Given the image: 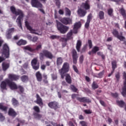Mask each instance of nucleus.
<instances>
[{
  "mask_svg": "<svg viewBox=\"0 0 126 126\" xmlns=\"http://www.w3.org/2000/svg\"><path fill=\"white\" fill-rule=\"evenodd\" d=\"M119 11L123 18H124V19H126V12L124 7L119 9Z\"/></svg>",
  "mask_w": 126,
  "mask_h": 126,
  "instance_id": "30",
  "label": "nucleus"
},
{
  "mask_svg": "<svg viewBox=\"0 0 126 126\" xmlns=\"http://www.w3.org/2000/svg\"><path fill=\"white\" fill-rule=\"evenodd\" d=\"M8 115L10 117H12V118H15L16 116H17V113L14 110V109L11 107L9 108L8 111Z\"/></svg>",
  "mask_w": 126,
  "mask_h": 126,
  "instance_id": "21",
  "label": "nucleus"
},
{
  "mask_svg": "<svg viewBox=\"0 0 126 126\" xmlns=\"http://www.w3.org/2000/svg\"><path fill=\"white\" fill-rule=\"evenodd\" d=\"M100 51V48L98 46H94L92 50V54H96L97 52Z\"/></svg>",
  "mask_w": 126,
  "mask_h": 126,
  "instance_id": "40",
  "label": "nucleus"
},
{
  "mask_svg": "<svg viewBox=\"0 0 126 126\" xmlns=\"http://www.w3.org/2000/svg\"><path fill=\"white\" fill-rule=\"evenodd\" d=\"M73 63L74 64L77 63V60H78V55H77V52L75 49H73L72 51Z\"/></svg>",
  "mask_w": 126,
  "mask_h": 126,
  "instance_id": "17",
  "label": "nucleus"
},
{
  "mask_svg": "<svg viewBox=\"0 0 126 126\" xmlns=\"http://www.w3.org/2000/svg\"><path fill=\"white\" fill-rule=\"evenodd\" d=\"M123 77L124 81L123 82V87L122 88V92L121 93L123 97H126V73L124 72Z\"/></svg>",
  "mask_w": 126,
  "mask_h": 126,
  "instance_id": "12",
  "label": "nucleus"
},
{
  "mask_svg": "<svg viewBox=\"0 0 126 126\" xmlns=\"http://www.w3.org/2000/svg\"><path fill=\"white\" fill-rule=\"evenodd\" d=\"M24 50L29 51V52H31V53H33L34 52V48H33L32 45H29L24 47Z\"/></svg>",
  "mask_w": 126,
  "mask_h": 126,
  "instance_id": "27",
  "label": "nucleus"
},
{
  "mask_svg": "<svg viewBox=\"0 0 126 126\" xmlns=\"http://www.w3.org/2000/svg\"><path fill=\"white\" fill-rule=\"evenodd\" d=\"M5 120V117L2 115V113H0V122H3Z\"/></svg>",
  "mask_w": 126,
  "mask_h": 126,
  "instance_id": "50",
  "label": "nucleus"
},
{
  "mask_svg": "<svg viewBox=\"0 0 126 126\" xmlns=\"http://www.w3.org/2000/svg\"><path fill=\"white\" fill-rule=\"evenodd\" d=\"M17 89L19 90L18 92L19 93V94H23V93L24 92V88L23 86L21 85H18L17 87Z\"/></svg>",
  "mask_w": 126,
  "mask_h": 126,
  "instance_id": "34",
  "label": "nucleus"
},
{
  "mask_svg": "<svg viewBox=\"0 0 126 126\" xmlns=\"http://www.w3.org/2000/svg\"><path fill=\"white\" fill-rule=\"evenodd\" d=\"M56 24L57 29L61 34H65V33L68 31L69 27L68 26L62 24V23L57 20H56Z\"/></svg>",
  "mask_w": 126,
  "mask_h": 126,
  "instance_id": "5",
  "label": "nucleus"
},
{
  "mask_svg": "<svg viewBox=\"0 0 126 126\" xmlns=\"http://www.w3.org/2000/svg\"><path fill=\"white\" fill-rule=\"evenodd\" d=\"M31 4L33 7H36V8L43 7V4L40 2L39 0H31Z\"/></svg>",
  "mask_w": 126,
  "mask_h": 126,
  "instance_id": "14",
  "label": "nucleus"
},
{
  "mask_svg": "<svg viewBox=\"0 0 126 126\" xmlns=\"http://www.w3.org/2000/svg\"><path fill=\"white\" fill-rule=\"evenodd\" d=\"M51 78L53 81L55 80H57L58 79V75L57 74H51Z\"/></svg>",
  "mask_w": 126,
  "mask_h": 126,
  "instance_id": "45",
  "label": "nucleus"
},
{
  "mask_svg": "<svg viewBox=\"0 0 126 126\" xmlns=\"http://www.w3.org/2000/svg\"><path fill=\"white\" fill-rule=\"evenodd\" d=\"M56 5L58 7V8L61 7V1H55Z\"/></svg>",
  "mask_w": 126,
  "mask_h": 126,
  "instance_id": "57",
  "label": "nucleus"
},
{
  "mask_svg": "<svg viewBox=\"0 0 126 126\" xmlns=\"http://www.w3.org/2000/svg\"><path fill=\"white\" fill-rule=\"evenodd\" d=\"M8 85L11 90H17V85L13 81H10L8 79H5L1 82L0 87L2 92H3V90H7L6 86Z\"/></svg>",
  "mask_w": 126,
  "mask_h": 126,
  "instance_id": "2",
  "label": "nucleus"
},
{
  "mask_svg": "<svg viewBox=\"0 0 126 126\" xmlns=\"http://www.w3.org/2000/svg\"><path fill=\"white\" fill-rule=\"evenodd\" d=\"M32 66L34 70H38L40 67V64L38 63V59L34 58L31 62Z\"/></svg>",
  "mask_w": 126,
  "mask_h": 126,
  "instance_id": "10",
  "label": "nucleus"
},
{
  "mask_svg": "<svg viewBox=\"0 0 126 126\" xmlns=\"http://www.w3.org/2000/svg\"><path fill=\"white\" fill-rule=\"evenodd\" d=\"M90 25V22L86 21L85 24V28L86 29H88L89 28V26Z\"/></svg>",
  "mask_w": 126,
  "mask_h": 126,
  "instance_id": "53",
  "label": "nucleus"
},
{
  "mask_svg": "<svg viewBox=\"0 0 126 126\" xmlns=\"http://www.w3.org/2000/svg\"><path fill=\"white\" fill-rule=\"evenodd\" d=\"M112 33L115 38H117L120 41L126 42V37L123 36V32H120L119 34V32L117 30H114L112 32Z\"/></svg>",
  "mask_w": 126,
  "mask_h": 126,
  "instance_id": "7",
  "label": "nucleus"
},
{
  "mask_svg": "<svg viewBox=\"0 0 126 126\" xmlns=\"http://www.w3.org/2000/svg\"><path fill=\"white\" fill-rule=\"evenodd\" d=\"M26 44H27V41L22 39L17 42V45H18V46H24V45H26Z\"/></svg>",
  "mask_w": 126,
  "mask_h": 126,
  "instance_id": "32",
  "label": "nucleus"
},
{
  "mask_svg": "<svg viewBox=\"0 0 126 126\" xmlns=\"http://www.w3.org/2000/svg\"><path fill=\"white\" fill-rule=\"evenodd\" d=\"M48 107L51 109H53V110H58V109H60V104H59V102L56 101H51L48 103Z\"/></svg>",
  "mask_w": 126,
  "mask_h": 126,
  "instance_id": "11",
  "label": "nucleus"
},
{
  "mask_svg": "<svg viewBox=\"0 0 126 126\" xmlns=\"http://www.w3.org/2000/svg\"><path fill=\"white\" fill-rule=\"evenodd\" d=\"M26 27H27L28 30H29L30 31L31 33L32 34H35V35H39V33L36 32V30H34L32 28V27L30 26L29 24V22L28 21H26L25 22Z\"/></svg>",
  "mask_w": 126,
  "mask_h": 126,
  "instance_id": "16",
  "label": "nucleus"
},
{
  "mask_svg": "<svg viewBox=\"0 0 126 126\" xmlns=\"http://www.w3.org/2000/svg\"><path fill=\"white\" fill-rule=\"evenodd\" d=\"M35 77L37 81L38 82H41L42 81V80L43 79V76H42V74H41V72H40L39 71H38L36 72Z\"/></svg>",
  "mask_w": 126,
  "mask_h": 126,
  "instance_id": "25",
  "label": "nucleus"
},
{
  "mask_svg": "<svg viewBox=\"0 0 126 126\" xmlns=\"http://www.w3.org/2000/svg\"><path fill=\"white\" fill-rule=\"evenodd\" d=\"M38 40V37L37 36H34L32 38V42H33L34 43H35V42H37V41Z\"/></svg>",
  "mask_w": 126,
  "mask_h": 126,
  "instance_id": "61",
  "label": "nucleus"
},
{
  "mask_svg": "<svg viewBox=\"0 0 126 126\" xmlns=\"http://www.w3.org/2000/svg\"><path fill=\"white\" fill-rule=\"evenodd\" d=\"M65 11V16H70L71 15V11L69 10V9L67 7H65L64 8Z\"/></svg>",
  "mask_w": 126,
  "mask_h": 126,
  "instance_id": "36",
  "label": "nucleus"
},
{
  "mask_svg": "<svg viewBox=\"0 0 126 126\" xmlns=\"http://www.w3.org/2000/svg\"><path fill=\"white\" fill-rule=\"evenodd\" d=\"M65 80L67 83L68 84H71V82H72V80L71 79V76L69 74H65Z\"/></svg>",
  "mask_w": 126,
  "mask_h": 126,
  "instance_id": "28",
  "label": "nucleus"
},
{
  "mask_svg": "<svg viewBox=\"0 0 126 126\" xmlns=\"http://www.w3.org/2000/svg\"><path fill=\"white\" fill-rule=\"evenodd\" d=\"M98 16L99 19H100V20H102V19H104V18L105 13L103 11H100L98 12Z\"/></svg>",
  "mask_w": 126,
  "mask_h": 126,
  "instance_id": "35",
  "label": "nucleus"
},
{
  "mask_svg": "<svg viewBox=\"0 0 126 126\" xmlns=\"http://www.w3.org/2000/svg\"><path fill=\"white\" fill-rule=\"evenodd\" d=\"M82 46V42L81 40H78L77 41V43L76 45V49L78 53L79 52H81V54H83V53H85L86 52V48L87 46L86 45L84 46L82 50L80 51V49L81 48V46Z\"/></svg>",
  "mask_w": 126,
  "mask_h": 126,
  "instance_id": "8",
  "label": "nucleus"
},
{
  "mask_svg": "<svg viewBox=\"0 0 126 126\" xmlns=\"http://www.w3.org/2000/svg\"><path fill=\"white\" fill-rule=\"evenodd\" d=\"M114 12V10L112 8H109L107 10V13L109 16L112 17L113 16V13Z\"/></svg>",
  "mask_w": 126,
  "mask_h": 126,
  "instance_id": "42",
  "label": "nucleus"
},
{
  "mask_svg": "<svg viewBox=\"0 0 126 126\" xmlns=\"http://www.w3.org/2000/svg\"><path fill=\"white\" fill-rule=\"evenodd\" d=\"M45 57L50 60H52L53 58H54L52 52L47 50H42V52L39 53V60L40 61H43L45 59Z\"/></svg>",
  "mask_w": 126,
  "mask_h": 126,
  "instance_id": "4",
  "label": "nucleus"
},
{
  "mask_svg": "<svg viewBox=\"0 0 126 126\" xmlns=\"http://www.w3.org/2000/svg\"><path fill=\"white\" fill-rule=\"evenodd\" d=\"M111 96L114 97V98H118L119 97V94L118 93H111Z\"/></svg>",
  "mask_w": 126,
  "mask_h": 126,
  "instance_id": "55",
  "label": "nucleus"
},
{
  "mask_svg": "<svg viewBox=\"0 0 126 126\" xmlns=\"http://www.w3.org/2000/svg\"><path fill=\"white\" fill-rule=\"evenodd\" d=\"M76 99L77 101H79V102H81V103H91V100L87 97H76Z\"/></svg>",
  "mask_w": 126,
  "mask_h": 126,
  "instance_id": "19",
  "label": "nucleus"
},
{
  "mask_svg": "<svg viewBox=\"0 0 126 126\" xmlns=\"http://www.w3.org/2000/svg\"><path fill=\"white\" fill-rule=\"evenodd\" d=\"M92 14L90 13L88 15V17H87V21L89 22H91V20H92Z\"/></svg>",
  "mask_w": 126,
  "mask_h": 126,
  "instance_id": "48",
  "label": "nucleus"
},
{
  "mask_svg": "<svg viewBox=\"0 0 126 126\" xmlns=\"http://www.w3.org/2000/svg\"><path fill=\"white\" fill-rule=\"evenodd\" d=\"M77 13L80 17H84L86 15V13H87V11L80 8L77 10Z\"/></svg>",
  "mask_w": 126,
  "mask_h": 126,
  "instance_id": "22",
  "label": "nucleus"
},
{
  "mask_svg": "<svg viewBox=\"0 0 126 126\" xmlns=\"http://www.w3.org/2000/svg\"><path fill=\"white\" fill-rule=\"evenodd\" d=\"M70 88L71 90H72L73 92L75 93H76L77 92V91L78 90V89H77V88H76V87H75V86L73 85H71L70 86Z\"/></svg>",
  "mask_w": 126,
  "mask_h": 126,
  "instance_id": "44",
  "label": "nucleus"
},
{
  "mask_svg": "<svg viewBox=\"0 0 126 126\" xmlns=\"http://www.w3.org/2000/svg\"><path fill=\"white\" fill-rule=\"evenodd\" d=\"M73 68L74 71L75 72H76L77 73H78V69H77V67H76V66L73 65Z\"/></svg>",
  "mask_w": 126,
  "mask_h": 126,
  "instance_id": "60",
  "label": "nucleus"
},
{
  "mask_svg": "<svg viewBox=\"0 0 126 126\" xmlns=\"http://www.w3.org/2000/svg\"><path fill=\"white\" fill-rule=\"evenodd\" d=\"M63 58L62 57H59L57 59L56 64L57 66H60L63 63Z\"/></svg>",
  "mask_w": 126,
  "mask_h": 126,
  "instance_id": "37",
  "label": "nucleus"
},
{
  "mask_svg": "<svg viewBox=\"0 0 126 126\" xmlns=\"http://www.w3.org/2000/svg\"><path fill=\"white\" fill-rule=\"evenodd\" d=\"M89 47L90 49H92V47H93V45L92 44V41L91 40H89L88 41Z\"/></svg>",
  "mask_w": 126,
  "mask_h": 126,
  "instance_id": "52",
  "label": "nucleus"
},
{
  "mask_svg": "<svg viewBox=\"0 0 126 126\" xmlns=\"http://www.w3.org/2000/svg\"><path fill=\"white\" fill-rule=\"evenodd\" d=\"M104 75V71H102L98 74V76L97 77L98 78H102Z\"/></svg>",
  "mask_w": 126,
  "mask_h": 126,
  "instance_id": "51",
  "label": "nucleus"
},
{
  "mask_svg": "<svg viewBox=\"0 0 126 126\" xmlns=\"http://www.w3.org/2000/svg\"><path fill=\"white\" fill-rule=\"evenodd\" d=\"M81 25L82 24L81 22H76L74 25L73 29L78 30L80 27H81Z\"/></svg>",
  "mask_w": 126,
  "mask_h": 126,
  "instance_id": "38",
  "label": "nucleus"
},
{
  "mask_svg": "<svg viewBox=\"0 0 126 126\" xmlns=\"http://www.w3.org/2000/svg\"><path fill=\"white\" fill-rule=\"evenodd\" d=\"M115 77L116 78L117 81H120V78H121V75L120 74V72H118L115 74Z\"/></svg>",
  "mask_w": 126,
  "mask_h": 126,
  "instance_id": "46",
  "label": "nucleus"
},
{
  "mask_svg": "<svg viewBox=\"0 0 126 126\" xmlns=\"http://www.w3.org/2000/svg\"><path fill=\"white\" fill-rule=\"evenodd\" d=\"M79 61L80 63H83V61H84V56H83V55H81V56H80Z\"/></svg>",
  "mask_w": 126,
  "mask_h": 126,
  "instance_id": "49",
  "label": "nucleus"
},
{
  "mask_svg": "<svg viewBox=\"0 0 126 126\" xmlns=\"http://www.w3.org/2000/svg\"><path fill=\"white\" fill-rule=\"evenodd\" d=\"M14 32V28H12L8 29L7 32H6V38L8 39H11L12 36L11 33Z\"/></svg>",
  "mask_w": 126,
  "mask_h": 126,
  "instance_id": "20",
  "label": "nucleus"
},
{
  "mask_svg": "<svg viewBox=\"0 0 126 126\" xmlns=\"http://www.w3.org/2000/svg\"><path fill=\"white\" fill-rule=\"evenodd\" d=\"M73 35V31H72V30H71L66 34V38L62 37L60 39V41H61V42H67L68 40H71V39H73V37H72Z\"/></svg>",
  "mask_w": 126,
  "mask_h": 126,
  "instance_id": "9",
  "label": "nucleus"
},
{
  "mask_svg": "<svg viewBox=\"0 0 126 126\" xmlns=\"http://www.w3.org/2000/svg\"><path fill=\"white\" fill-rule=\"evenodd\" d=\"M99 102L102 106H103V107H106V103H105V102H104V101L100 100Z\"/></svg>",
  "mask_w": 126,
  "mask_h": 126,
  "instance_id": "63",
  "label": "nucleus"
},
{
  "mask_svg": "<svg viewBox=\"0 0 126 126\" xmlns=\"http://www.w3.org/2000/svg\"><path fill=\"white\" fill-rule=\"evenodd\" d=\"M33 110L34 111V112H33L32 116H33L34 119H37V120H40V119H41L42 115L39 114V113H40L41 112L39 106H33Z\"/></svg>",
  "mask_w": 126,
  "mask_h": 126,
  "instance_id": "6",
  "label": "nucleus"
},
{
  "mask_svg": "<svg viewBox=\"0 0 126 126\" xmlns=\"http://www.w3.org/2000/svg\"><path fill=\"white\" fill-rule=\"evenodd\" d=\"M41 49H42V44H38L36 46L35 48H34V52L35 51H39V50H41Z\"/></svg>",
  "mask_w": 126,
  "mask_h": 126,
  "instance_id": "47",
  "label": "nucleus"
},
{
  "mask_svg": "<svg viewBox=\"0 0 126 126\" xmlns=\"http://www.w3.org/2000/svg\"><path fill=\"white\" fill-rule=\"evenodd\" d=\"M59 72L61 75V78H62V79H63V78H64V76H65L66 73H64L63 72L61 71H59Z\"/></svg>",
  "mask_w": 126,
  "mask_h": 126,
  "instance_id": "56",
  "label": "nucleus"
},
{
  "mask_svg": "<svg viewBox=\"0 0 126 126\" xmlns=\"http://www.w3.org/2000/svg\"><path fill=\"white\" fill-rule=\"evenodd\" d=\"M84 112L85 113V114H87V115H90V114H92V111L90 110L86 109L84 111Z\"/></svg>",
  "mask_w": 126,
  "mask_h": 126,
  "instance_id": "54",
  "label": "nucleus"
},
{
  "mask_svg": "<svg viewBox=\"0 0 126 126\" xmlns=\"http://www.w3.org/2000/svg\"><path fill=\"white\" fill-rule=\"evenodd\" d=\"M116 103L120 108H123L125 105H126V102L124 100H117Z\"/></svg>",
  "mask_w": 126,
  "mask_h": 126,
  "instance_id": "33",
  "label": "nucleus"
},
{
  "mask_svg": "<svg viewBox=\"0 0 126 126\" xmlns=\"http://www.w3.org/2000/svg\"><path fill=\"white\" fill-rule=\"evenodd\" d=\"M12 105L15 107H17V106L19 105V102H18V100H17L15 98H13L12 99Z\"/></svg>",
  "mask_w": 126,
  "mask_h": 126,
  "instance_id": "39",
  "label": "nucleus"
},
{
  "mask_svg": "<svg viewBox=\"0 0 126 126\" xmlns=\"http://www.w3.org/2000/svg\"><path fill=\"white\" fill-rule=\"evenodd\" d=\"M57 38H59V37H58L57 35H52L50 36V38L52 39L53 40H54L55 39H57Z\"/></svg>",
  "mask_w": 126,
  "mask_h": 126,
  "instance_id": "62",
  "label": "nucleus"
},
{
  "mask_svg": "<svg viewBox=\"0 0 126 126\" xmlns=\"http://www.w3.org/2000/svg\"><path fill=\"white\" fill-rule=\"evenodd\" d=\"M89 1L87 0L84 3H82L81 7L82 8H84L85 10H88L90 9V5L89 4Z\"/></svg>",
  "mask_w": 126,
  "mask_h": 126,
  "instance_id": "24",
  "label": "nucleus"
},
{
  "mask_svg": "<svg viewBox=\"0 0 126 126\" xmlns=\"http://www.w3.org/2000/svg\"><path fill=\"white\" fill-rule=\"evenodd\" d=\"M106 47H107L108 50H109L110 51H112L113 47H112V45L110 44H106Z\"/></svg>",
  "mask_w": 126,
  "mask_h": 126,
  "instance_id": "58",
  "label": "nucleus"
},
{
  "mask_svg": "<svg viewBox=\"0 0 126 126\" xmlns=\"http://www.w3.org/2000/svg\"><path fill=\"white\" fill-rule=\"evenodd\" d=\"M69 63L67 62H65L63 63L62 68L59 70V71H61L62 72H64V73H67L69 71Z\"/></svg>",
  "mask_w": 126,
  "mask_h": 126,
  "instance_id": "13",
  "label": "nucleus"
},
{
  "mask_svg": "<svg viewBox=\"0 0 126 126\" xmlns=\"http://www.w3.org/2000/svg\"><path fill=\"white\" fill-rule=\"evenodd\" d=\"M10 9L13 14H15V15L16 16L19 15L16 20V22L18 24V26L19 27V28L23 30V29L22 28V23H21V20H22V19H23V17H24V13H23V11L21 9H17L16 10L15 7L13 6H11L10 7Z\"/></svg>",
  "mask_w": 126,
  "mask_h": 126,
  "instance_id": "1",
  "label": "nucleus"
},
{
  "mask_svg": "<svg viewBox=\"0 0 126 126\" xmlns=\"http://www.w3.org/2000/svg\"><path fill=\"white\" fill-rule=\"evenodd\" d=\"M59 14H60L61 15H63L64 12H63V9H60L59 10Z\"/></svg>",
  "mask_w": 126,
  "mask_h": 126,
  "instance_id": "64",
  "label": "nucleus"
},
{
  "mask_svg": "<svg viewBox=\"0 0 126 126\" xmlns=\"http://www.w3.org/2000/svg\"><path fill=\"white\" fill-rule=\"evenodd\" d=\"M9 68V63L3 62L2 63V68L3 71H6Z\"/></svg>",
  "mask_w": 126,
  "mask_h": 126,
  "instance_id": "29",
  "label": "nucleus"
},
{
  "mask_svg": "<svg viewBox=\"0 0 126 126\" xmlns=\"http://www.w3.org/2000/svg\"><path fill=\"white\" fill-rule=\"evenodd\" d=\"M8 79L10 81H16L19 79V76L13 74H9L8 75Z\"/></svg>",
  "mask_w": 126,
  "mask_h": 126,
  "instance_id": "23",
  "label": "nucleus"
},
{
  "mask_svg": "<svg viewBox=\"0 0 126 126\" xmlns=\"http://www.w3.org/2000/svg\"><path fill=\"white\" fill-rule=\"evenodd\" d=\"M29 79L28 76L27 75H23L21 77V80L23 82H25L26 81H28Z\"/></svg>",
  "mask_w": 126,
  "mask_h": 126,
  "instance_id": "43",
  "label": "nucleus"
},
{
  "mask_svg": "<svg viewBox=\"0 0 126 126\" xmlns=\"http://www.w3.org/2000/svg\"><path fill=\"white\" fill-rule=\"evenodd\" d=\"M92 88L93 89H94V90H95V89L99 88V85H98V84L96 83V82L94 81L92 84Z\"/></svg>",
  "mask_w": 126,
  "mask_h": 126,
  "instance_id": "41",
  "label": "nucleus"
},
{
  "mask_svg": "<svg viewBox=\"0 0 126 126\" xmlns=\"http://www.w3.org/2000/svg\"><path fill=\"white\" fill-rule=\"evenodd\" d=\"M112 69L113 71H115L117 67H118V64H117V61L116 60L111 62Z\"/></svg>",
  "mask_w": 126,
  "mask_h": 126,
  "instance_id": "31",
  "label": "nucleus"
},
{
  "mask_svg": "<svg viewBox=\"0 0 126 126\" xmlns=\"http://www.w3.org/2000/svg\"><path fill=\"white\" fill-rule=\"evenodd\" d=\"M80 124L82 126H87V124H86V122L85 121H81L80 122Z\"/></svg>",
  "mask_w": 126,
  "mask_h": 126,
  "instance_id": "59",
  "label": "nucleus"
},
{
  "mask_svg": "<svg viewBox=\"0 0 126 126\" xmlns=\"http://www.w3.org/2000/svg\"><path fill=\"white\" fill-rule=\"evenodd\" d=\"M36 101H34L35 103L37 104V105H39L40 107H43V105H44V103H43V99L41 98L39 94H36Z\"/></svg>",
  "mask_w": 126,
  "mask_h": 126,
  "instance_id": "18",
  "label": "nucleus"
},
{
  "mask_svg": "<svg viewBox=\"0 0 126 126\" xmlns=\"http://www.w3.org/2000/svg\"><path fill=\"white\" fill-rule=\"evenodd\" d=\"M2 56H4V57H1L0 56V63L3 62L5 59L9 58V47L5 43L2 47Z\"/></svg>",
  "mask_w": 126,
  "mask_h": 126,
  "instance_id": "3",
  "label": "nucleus"
},
{
  "mask_svg": "<svg viewBox=\"0 0 126 126\" xmlns=\"http://www.w3.org/2000/svg\"><path fill=\"white\" fill-rule=\"evenodd\" d=\"M61 21L64 25H70L72 24V19L68 17H63L61 19Z\"/></svg>",
  "mask_w": 126,
  "mask_h": 126,
  "instance_id": "15",
  "label": "nucleus"
},
{
  "mask_svg": "<svg viewBox=\"0 0 126 126\" xmlns=\"http://www.w3.org/2000/svg\"><path fill=\"white\" fill-rule=\"evenodd\" d=\"M7 109H8V107L6 106H4L3 103H0V110L2 111V112H4L6 114Z\"/></svg>",
  "mask_w": 126,
  "mask_h": 126,
  "instance_id": "26",
  "label": "nucleus"
}]
</instances>
